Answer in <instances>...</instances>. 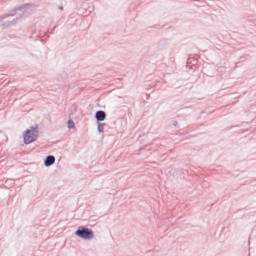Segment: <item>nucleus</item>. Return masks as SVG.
Returning a JSON list of instances; mask_svg holds the SVG:
<instances>
[{
    "instance_id": "f257e3e1",
    "label": "nucleus",
    "mask_w": 256,
    "mask_h": 256,
    "mask_svg": "<svg viewBox=\"0 0 256 256\" xmlns=\"http://www.w3.org/2000/svg\"><path fill=\"white\" fill-rule=\"evenodd\" d=\"M37 137H39L37 126L30 127V129H27L23 135L25 145H29L30 143L37 141Z\"/></svg>"
},
{
    "instance_id": "f03ea898",
    "label": "nucleus",
    "mask_w": 256,
    "mask_h": 256,
    "mask_svg": "<svg viewBox=\"0 0 256 256\" xmlns=\"http://www.w3.org/2000/svg\"><path fill=\"white\" fill-rule=\"evenodd\" d=\"M75 235L80 237V239H93L95 235L93 234V230L85 227H80L76 232Z\"/></svg>"
},
{
    "instance_id": "7ed1b4c3",
    "label": "nucleus",
    "mask_w": 256,
    "mask_h": 256,
    "mask_svg": "<svg viewBox=\"0 0 256 256\" xmlns=\"http://www.w3.org/2000/svg\"><path fill=\"white\" fill-rule=\"evenodd\" d=\"M107 117V114L103 111L96 112V119L97 121H105V118Z\"/></svg>"
},
{
    "instance_id": "20e7f679",
    "label": "nucleus",
    "mask_w": 256,
    "mask_h": 256,
    "mask_svg": "<svg viewBox=\"0 0 256 256\" xmlns=\"http://www.w3.org/2000/svg\"><path fill=\"white\" fill-rule=\"evenodd\" d=\"M55 163V156H47L45 160L46 167H51Z\"/></svg>"
},
{
    "instance_id": "39448f33",
    "label": "nucleus",
    "mask_w": 256,
    "mask_h": 256,
    "mask_svg": "<svg viewBox=\"0 0 256 256\" xmlns=\"http://www.w3.org/2000/svg\"><path fill=\"white\" fill-rule=\"evenodd\" d=\"M68 127H69V129H73L75 127V122H73V120H69Z\"/></svg>"
}]
</instances>
